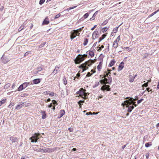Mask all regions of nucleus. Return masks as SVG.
Listing matches in <instances>:
<instances>
[{
    "label": "nucleus",
    "instance_id": "nucleus-62",
    "mask_svg": "<svg viewBox=\"0 0 159 159\" xmlns=\"http://www.w3.org/2000/svg\"><path fill=\"white\" fill-rule=\"evenodd\" d=\"M96 27H97V25H94V26H93V27L91 29V30H93L94 29L96 28Z\"/></svg>",
    "mask_w": 159,
    "mask_h": 159
},
{
    "label": "nucleus",
    "instance_id": "nucleus-36",
    "mask_svg": "<svg viewBox=\"0 0 159 159\" xmlns=\"http://www.w3.org/2000/svg\"><path fill=\"white\" fill-rule=\"evenodd\" d=\"M63 81L64 84L66 85L67 83V81L65 76L63 77Z\"/></svg>",
    "mask_w": 159,
    "mask_h": 159
},
{
    "label": "nucleus",
    "instance_id": "nucleus-42",
    "mask_svg": "<svg viewBox=\"0 0 159 159\" xmlns=\"http://www.w3.org/2000/svg\"><path fill=\"white\" fill-rule=\"evenodd\" d=\"M89 16L88 13H85L83 16V17L84 19L87 18Z\"/></svg>",
    "mask_w": 159,
    "mask_h": 159
},
{
    "label": "nucleus",
    "instance_id": "nucleus-39",
    "mask_svg": "<svg viewBox=\"0 0 159 159\" xmlns=\"http://www.w3.org/2000/svg\"><path fill=\"white\" fill-rule=\"evenodd\" d=\"M109 28V27L107 28V27H105L103 28L102 29L101 31L102 33H104L107 30V29Z\"/></svg>",
    "mask_w": 159,
    "mask_h": 159
},
{
    "label": "nucleus",
    "instance_id": "nucleus-50",
    "mask_svg": "<svg viewBox=\"0 0 159 159\" xmlns=\"http://www.w3.org/2000/svg\"><path fill=\"white\" fill-rule=\"evenodd\" d=\"M21 159H28V157L26 156H23L21 157Z\"/></svg>",
    "mask_w": 159,
    "mask_h": 159
},
{
    "label": "nucleus",
    "instance_id": "nucleus-15",
    "mask_svg": "<svg viewBox=\"0 0 159 159\" xmlns=\"http://www.w3.org/2000/svg\"><path fill=\"white\" fill-rule=\"evenodd\" d=\"M49 23V21L48 20V18H46L43 22V25H48Z\"/></svg>",
    "mask_w": 159,
    "mask_h": 159
},
{
    "label": "nucleus",
    "instance_id": "nucleus-1",
    "mask_svg": "<svg viewBox=\"0 0 159 159\" xmlns=\"http://www.w3.org/2000/svg\"><path fill=\"white\" fill-rule=\"evenodd\" d=\"M40 135L39 134L35 133L33 136L30 138V139L31 140V142H36L37 140L39 139L38 136Z\"/></svg>",
    "mask_w": 159,
    "mask_h": 159
},
{
    "label": "nucleus",
    "instance_id": "nucleus-25",
    "mask_svg": "<svg viewBox=\"0 0 159 159\" xmlns=\"http://www.w3.org/2000/svg\"><path fill=\"white\" fill-rule=\"evenodd\" d=\"M134 108V107L133 106H129L128 107L127 111L129 112H131L132 111V110H133Z\"/></svg>",
    "mask_w": 159,
    "mask_h": 159
},
{
    "label": "nucleus",
    "instance_id": "nucleus-31",
    "mask_svg": "<svg viewBox=\"0 0 159 159\" xmlns=\"http://www.w3.org/2000/svg\"><path fill=\"white\" fill-rule=\"evenodd\" d=\"M89 55L91 57H93L94 55V53L93 51L89 50Z\"/></svg>",
    "mask_w": 159,
    "mask_h": 159
},
{
    "label": "nucleus",
    "instance_id": "nucleus-51",
    "mask_svg": "<svg viewBox=\"0 0 159 159\" xmlns=\"http://www.w3.org/2000/svg\"><path fill=\"white\" fill-rule=\"evenodd\" d=\"M42 70V68L41 67H38L37 68V70L38 71H40Z\"/></svg>",
    "mask_w": 159,
    "mask_h": 159
},
{
    "label": "nucleus",
    "instance_id": "nucleus-29",
    "mask_svg": "<svg viewBox=\"0 0 159 159\" xmlns=\"http://www.w3.org/2000/svg\"><path fill=\"white\" fill-rule=\"evenodd\" d=\"M24 89V88L22 84L20 85L18 88V90L19 91H22Z\"/></svg>",
    "mask_w": 159,
    "mask_h": 159
},
{
    "label": "nucleus",
    "instance_id": "nucleus-9",
    "mask_svg": "<svg viewBox=\"0 0 159 159\" xmlns=\"http://www.w3.org/2000/svg\"><path fill=\"white\" fill-rule=\"evenodd\" d=\"M107 71H108V73H107V72L105 71L104 72V75H103V76L102 78H103L104 77H107L109 79L110 78L111 75H110L109 76H108L109 74L110 73V71H111V70H107Z\"/></svg>",
    "mask_w": 159,
    "mask_h": 159
},
{
    "label": "nucleus",
    "instance_id": "nucleus-41",
    "mask_svg": "<svg viewBox=\"0 0 159 159\" xmlns=\"http://www.w3.org/2000/svg\"><path fill=\"white\" fill-rule=\"evenodd\" d=\"M121 25V24L119 25L118 27L115 28L113 29V31L114 33H116L117 31L118 28Z\"/></svg>",
    "mask_w": 159,
    "mask_h": 159
},
{
    "label": "nucleus",
    "instance_id": "nucleus-10",
    "mask_svg": "<svg viewBox=\"0 0 159 159\" xmlns=\"http://www.w3.org/2000/svg\"><path fill=\"white\" fill-rule=\"evenodd\" d=\"M124 66V63L122 62H121L118 68V70L119 71L121 70L123 68Z\"/></svg>",
    "mask_w": 159,
    "mask_h": 159
},
{
    "label": "nucleus",
    "instance_id": "nucleus-60",
    "mask_svg": "<svg viewBox=\"0 0 159 159\" xmlns=\"http://www.w3.org/2000/svg\"><path fill=\"white\" fill-rule=\"evenodd\" d=\"M88 56V55L87 54H84L83 55H82V57H84H84H87Z\"/></svg>",
    "mask_w": 159,
    "mask_h": 159
},
{
    "label": "nucleus",
    "instance_id": "nucleus-34",
    "mask_svg": "<svg viewBox=\"0 0 159 159\" xmlns=\"http://www.w3.org/2000/svg\"><path fill=\"white\" fill-rule=\"evenodd\" d=\"M88 42V39L87 38L85 39H84V42L83 43L84 45V46L86 45L87 44Z\"/></svg>",
    "mask_w": 159,
    "mask_h": 159
},
{
    "label": "nucleus",
    "instance_id": "nucleus-4",
    "mask_svg": "<svg viewBox=\"0 0 159 159\" xmlns=\"http://www.w3.org/2000/svg\"><path fill=\"white\" fill-rule=\"evenodd\" d=\"M133 98H130L129 100H126L125 101L124 103H122L121 104L122 106L126 105H129L132 104L133 102Z\"/></svg>",
    "mask_w": 159,
    "mask_h": 159
},
{
    "label": "nucleus",
    "instance_id": "nucleus-44",
    "mask_svg": "<svg viewBox=\"0 0 159 159\" xmlns=\"http://www.w3.org/2000/svg\"><path fill=\"white\" fill-rule=\"evenodd\" d=\"M45 0H40L39 2L40 5H41L45 2Z\"/></svg>",
    "mask_w": 159,
    "mask_h": 159
},
{
    "label": "nucleus",
    "instance_id": "nucleus-53",
    "mask_svg": "<svg viewBox=\"0 0 159 159\" xmlns=\"http://www.w3.org/2000/svg\"><path fill=\"white\" fill-rule=\"evenodd\" d=\"M98 11H96L93 14V17H94L95 18V17L97 15V14H98Z\"/></svg>",
    "mask_w": 159,
    "mask_h": 159
},
{
    "label": "nucleus",
    "instance_id": "nucleus-55",
    "mask_svg": "<svg viewBox=\"0 0 159 159\" xmlns=\"http://www.w3.org/2000/svg\"><path fill=\"white\" fill-rule=\"evenodd\" d=\"M49 92H49V91H45L43 92V94L44 95H48V94Z\"/></svg>",
    "mask_w": 159,
    "mask_h": 159
},
{
    "label": "nucleus",
    "instance_id": "nucleus-14",
    "mask_svg": "<svg viewBox=\"0 0 159 159\" xmlns=\"http://www.w3.org/2000/svg\"><path fill=\"white\" fill-rule=\"evenodd\" d=\"M103 62V60L102 59V61L100 62L98 65L97 66V69L98 70H100L102 68V64Z\"/></svg>",
    "mask_w": 159,
    "mask_h": 159
},
{
    "label": "nucleus",
    "instance_id": "nucleus-24",
    "mask_svg": "<svg viewBox=\"0 0 159 159\" xmlns=\"http://www.w3.org/2000/svg\"><path fill=\"white\" fill-rule=\"evenodd\" d=\"M65 112L64 110H61L60 111V117H62L65 114Z\"/></svg>",
    "mask_w": 159,
    "mask_h": 159
},
{
    "label": "nucleus",
    "instance_id": "nucleus-35",
    "mask_svg": "<svg viewBox=\"0 0 159 159\" xmlns=\"http://www.w3.org/2000/svg\"><path fill=\"white\" fill-rule=\"evenodd\" d=\"M152 145V143L151 142H148V143H147L145 144V146L146 147H150Z\"/></svg>",
    "mask_w": 159,
    "mask_h": 159
},
{
    "label": "nucleus",
    "instance_id": "nucleus-43",
    "mask_svg": "<svg viewBox=\"0 0 159 159\" xmlns=\"http://www.w3.org/2000/svg\"><path fill=\"white\" fill-rule=\"evenodd\" d=\"M45 44H46V42H44L43 43L41 44L39 46V48H41L43 47L44 46V45Z\"/></svg>",
    "mask_w": 159,
    "mask_h": 159
},
{
    "label": "nucleus",
    "instance_id": "nucleus-6",
    "mask_svg": "<svg viewBox=\"0 0 159 159\" xmlns=\"http://www.w3.org/2000/svg\"><path fill=\"white\" fill-rule=\"evenodd\" d=\"M84 91H86V90L84 89L83 88H81L79 91L76 92V94L79 95V96L82 97L83 95L84 94Z\"/></svg>",
    "mask_w": 159,
    "mask_h": 159
},
{
    "label": "nucleus",
    "instance_id": "nucleus-28",
    "mask_svg": "<svg viewBox=\"0 0 159 159\" xmlns=\"http://www.w3.org/2000/svg\"><path fill=\"white\" fill-rule=\"evenodd\" d=\"M159 11V9L157 10V11H155L153 13H152L151 14H150L148 17V18H150L153 15H154V14L157 13V12H158Z\"/></svg>",
    "mask_w": 159,
    "mask_h": 159
},
{
    "label": "nucleus",
    "instance_id": "nucleus-59",
    "mask_svg": "<svg viewBox=\"0 0 159 159\" xmlns=\"http://www.w3.org/2000/svg\"><path fill=\"white\" fill-rule=\"evenodd\" d=\"M92 75V74H91L90 72H88L86 75V76H90Z\"/></svg>",
    "mask_w": 159,
    "mask_h": 159
},
{
    "label": "nucleus",
    "instance_id": "nucleus-54",
    "mask_svg": "<svg viewBox=\"0 0 159 159\" xmlns=\"http://www.w3.org/2000/svg\"><path fill=\"white\" fill-rule=\"evenodd\" d=\"M100 82L102 84H105V81H104V80H100Z\"/></svg>",
    "mask_w": 159,
    "mask_h": 159
},
{
    "label": "nucleus",
    "instance_id": "nucleus-22",
    "mask_svg": "<svg viewBox=\"0 0 159 159\" xmlns=\"http://www.w3.org/2000/svg\"><path fill=\"white\" fill-rule=\"evenodd\" d=\"M135 78V77L132 75H129V81L130 82H132Z\"/></svg>",
    "mask_w": 159,
    "mask_h": 159
},
{
    "label": "nucleus",
    "instance_id": "nucleus-47",
    "mask_svg": "<svg viewBox=\"0 0 159 159\" xmlns=\"http://www.w3.org/2000/svg\"><path fill=\"white\" fill-rule=\"evenodd\" d=\"M143 100V99L142 98L140 100H138L137 101L138 104L140 103Z\"/></svg>",
    "mask_w": 159,
    "mask_h": 159
},
{
    "label": "nucleus",
    "instance_id": "nucleus-40",
    "mask_svg": "<svg viewBox=\"0 0 159 159\" xmlns=\"http://www.w3.org/2000/svg\"><path fill=\"white\" fill-rule=\"evenodd\" d=\"M118 44L113 43L112 45V47L116 49L118 47Z\"/></svg>",
    "mask_w": 159,
    "mask_h": 159
},
{
    "label": "nucleus",
    "instance_id": "nucleus-19",
    "mask_svg": "<svg viewBox=\"0 0 159 159\" xmlns=\"http://www.w3.org/2000/svg\"><path fill=\"white\" fill-rule=\"evenodd\" d=\"M40 82V80L39 79H37L33 80V82L34 84H36L39 83Z\"/></svg>",
    "mask_w": 159,
    "mask_h": 159
},
{
    "label": "nucleus",
    "instance_id": "nucleus-46",
    "mask_svg": "<svg viewBox=\"0 0 159 159\" xmlns=\"http://www.w3.org/2000/svg\"><path fill=\"white\" fill-rule=\"evenodd\" d=\"M148 82H147V83L143 84L142 85V87H147L148 86Z\"/></svg>",
    "mask_w": 159,
    "mask_h": 159
},
{
    "label": "nucleus",
    "instance_id": "nucleus-17",
    "mask_svg": "<svg viewBox=\"0 0 159 159\" xmlns=\"http://www.w3.org/2000/svg\"><path fill=\"white\" fill-rule=\"evenodd\" d=\"M59 66H56L55 67V69L54 70L53 73L55 74H56L57 73L58 71L59 70V69L60 67Z\"/></svg>",
    "mask_w": 159,
    "mask_h": 159
},
{
    "label": "nucleus",
    "instance_id": "nucleus-45",
    "mask_svg": "<svg viewBox=\"0 0 159 159\" xmlns=\"http://www.w3.org/2000/svg\"><path fill=\"white\" fill-rule=\"evenodd\" d=\"M61 15L60 14H58L55 16V17L54 18V19H55L58 18L61 16Z\"/></svg>",
    "mask_w": 159,
    "mask_h": 159
},
{
    "label": "nucleus",
    "instance_id": "nucleus-58",
    "mask_svg": "<svg viewBox=\"0 0 159 159\" xmlns=\"http://www.w3.org/2000/svg\"><path fill=\"white\" fill-rule=\"evenodd\" d=\"M84 101H81V100H80V101L78 102V104H80V103H84Z\"/></svg>",
    "mask_w": 159,
    "mask_h": 159
},
{
    "label": "nucleus",
    "instance_id": "nucleus-32",
    "mask_svg": "<svg viewBox=\"0 0 159 159\" xmlns=\"http://www.w3.org/2000/svg\"><path fill=\"white\" fill-rule=\"evenodd\" d=\"M108 20H105L102 23L101 25V26H103V25H106L108 22Z\"/></svg>",
    "mask_w": 159,
    "mask_h": 159
},
{
    "label": "nucleus",
    "instance_id": "nucleus-49",
    "mask_svg": "<svg viewBox=\"0 0 159 159\" xmlns=\"http://www.w3.org/2000/svg\"><path fill=\"white\" fill-rule=\"evenodd\" d=\"M85 91H84V94L83 95V96H84V97H87L89 95V94L86 93Z\"/></svg>",
    "mask_w": 159,
    "mask_h": 159
},
{
    "label": "nucleus",
    "instance_id": "nucleus-57",
    "mask_svg": "<svg viewBox=\"0 0 159 159\" xmlns=\"http://www.w3.org/2000/svg\"><path fill=\"white\" fill-rule=\"evenodd\" d=\"M77 7V6H75L74 7H70L69 8V9H74V8H75L76 7Z\"/></svg>",
    "mask_w": 159,
    "mask_h": 159
},
{
    "label": "nucleus",
    "instance_id": "nucleus-33",
    "mask_svg": "<svg viewBox=\"0 0 159 159\" xmlns=\"http://www.w3.org/2000/svg\"><path fill=\"white\" fill-rule=\"evenodd\" d=\"M10 85L11 84L9 83L7 84L4 87V89H7L8 88L10 87Z\"/></svg>",
    "mask_w": 159,
    "mask_h": 159
},
{
    "label": "nucleus",
    "instance_id": "nucleus-56",
    "mask_svg": "<svg viewBox=\"0 0 159 159\" xmlns=\"http://www.w3.org/2000/svg\"><path fill=\"white\" fill-rule=\"evenodd\" d=\"M86 115H92V113L91 112H87L86 113Z\"/></svg>",
    "mask_w": 159,
    "mask_h": 159
},
{
    "label": "nucleus",
    "instance_id": "nucleus-64",
    "mask_svg": "<svg viewBox=\"0 0 159 159\" xmlns=\"http://www.w3.org/2000/svg\"><path fill=\"white\" fill-rule=\"evenodd\" d=\"M13 105L12 104H11V103L10 104H9L8 106V107L11 108V107L12 106H13Z\"/></svg>",
    "mask_w": 159,
    "mask_h": 159
},
{
    "label": "nucleus",
    "instance_id": "nucleus-38",
    "mask_svg": "<svg viewBox=\"0 0 159 159\" xmlns=\"http://www.w3.org/2000/svg\"><path fill=\"white\" fill-rule=\"evenodd\" d=\"M29 54H30V55L31 54V52L30 51L27 52L24 54V57H26V56H29Z\"/></svg>",
    "mask_w": 159,
    "mask_h": 159
},
{
    "label": "nucleus",
    "instance_id": "nucleus-23",
    "mask_svg": "<svg viewBox=\"0 0 159 159\" xmlns=\"http://www.w3.org/2000/svg\"><path fill=\"white\" fill-rule=\"evenodd\" d=\"M106 35H107L106 34H103L102 36V37L99 38L98 43H99L101 41L104 39L106 36Z\"/></svg>",
    "mask_w": 159,
    "mask_h": 159
},
{
    "label": "nucleus",
    "instance_id": "nucleus-11",
    "mask_svg": "<svg viewBox=\"0 0 159 159\" xmlns=\"http://www.w3.org/2000/svg\"><path fill=\"white\" fill-rule=\"evenodd\" d=\"M10 139L12 143L16 142L18 140V139L17 138L14 137L13 136L11 137L10 138Z\"/></svg>",
    "mask_w": 159,
    "mask_h": 159
},
{
    "label": "nucleus",
    "instance_id": "nucleus-7",
    "mask_svg": "<svg viewBox=\"0 0 159 159\" xmlns=\"http://www.w3.org/2000/svg\"><path fill=\"white\" fill-rule=\"evenodd\" d=\"M98 32L97 31H95L93 32L92 34L93 38V39H97L98 37Z\"/></svg>",
    "mask_w": 159,
    "mask_h": 159
},
{
    "label": "nucleus",
    "instance_id": "nucleus-18",
    "mask_svg": "<svg viewBox=\"0 0 159 159\" xmlns=\"http://www.w3.org/2000/svg\"><path fill=\"white\" fill-rule=\"evenodd\" d=\"M116 63V61L115 60H113L111 61L110 62L108 66L109 67H111L113 66L114 64Z\"/></svg>",
    "mask_w": 159,
    "mask_h": 159
},
{
    "label": "nucleus",
    "instance_id": "nucleus-5",
    "mask_svg": "<svg viewBox=\"0 0 159 159\" xmlns=\"http://www.w3.org/2000/svg\"><path fill=\"white\" fill-rule=\"evenodd\" d=\"M2 62L4 64H6L9 61L10 59L6 57H5L4 55H3L1 57Z\"/></svg>",
    "mask_w": 159,
    "mask_h": 159
},
{
    "label": "nucleus",
    "instance_id": "nucleus-2",
    "mask_svg": "<svg viewBox=\"0 0 159 159\" xmlns=\"http://www.w3.org/2000/svg\"><path fill=\"white\" fill-rule=\"evenodd\" d=\"M84 60V57H82V55L79 54L76 60L75 61V64H78L83 61Z\"/></svg>",
    "mask_w": 159,
    "mask_h": 159
},
{
    "label": "nucleus",
    "instance_id": "nucleus-21",
    "mask_svg": "<svg viewBox=\"0 0 159 159\" xmlns=\"http://www.w3.org/2000/svg\"><path fill=\"white\" fill-rule=\"evenodd\" d=\"M120 40V35H119L116 39L114 41L113 43L118 44Z\"/></svg>",
    "mask_w": 159,
    "mask_h": 159
},
{
    "label": "nucleus",
    "instance_id": "nucleus-61",
    "mask_svg": "<svg viewBox=\"0 0 159 159\" xmlns=\"http://www.w3.org/2000/svg\"><path fill=\"white\" fill-rule=\"evenodd\" d=\"M68 130L70 131V132H72L73 131V129L72 128H68Z\"/></svg>",
    "mask_w": 159,
    "mask_h": 159
},
{
    "label": "nucleus",
    "instance_id": "nucleus-3",
    "mask_svg": "<svg viewBox=\"0 0 159 159\" xmlns=\"http://www.w3.org/2000/svg\"><path fill=\"white\" fill-rule=\"evenodd\" d=\"M87 65L88 66H90V65L88 64V62H86L85 63L82 64L80 65L79 66V67L80 68H83V72L87 69H88V67L87 66Z\"/></svg>",
    "mask_w": 159,
    "mask_h": 159
},
{
    "label": "nucleus",
    "instance_id": "nucleus-26",
    "mask_svg": "<svg viewBox=\"0 0 159 159\" xmlns=\"http://www.w3.org/2000/svg\"><path fill=\"white\" fill-rule=\"evenodd\" d=\"M30 84V83L25 82L23 83L22 85L24 88H26Z\"/></svg>",
    "mask_w": 159,
    "mask_h": 159
},
{
    "label": "nucleus",
    "instance_id": "nucleus-16",
    "mask_svg": "<svg viewBox=\"0 0 159 159\" xmlns=\"http://www.w3.org/2000/svg\"><path fill=\"white\" fill-rule=\"evenodd\" d=\"M103 80H104V81L105 83H106V82L107 83L110 84L112 78H111V77H110V78L109 79V80H108L106 78H105L103 79Z\"/></svg>",
    "mask_w": 159,
    "mask_h": 159
},
{
    "label": "nucleus",
    "instance_id": "nucleus-48",
    "mask_svg": "<svg viewBox=\"0 0 159 159\" xmlns=\"http://www.w3.org/2000/svg\"><path fill=\"white\" fill-rule=\"evenodd\" d=\"M48 94L49 96L52 97L54 95V93L53 92H50V93H49Z\"/></svg>",
    "mask_w": 159,
    "mask_h": 159
},
{
    "label": "nucleus",
    "instance_id": "nucleus-20",
    "mask_svg": "<svg viewBox=\"0 0 159 159\" xmlns=\"http://www.w3.org/2000/svg\"><path fill=\"white\" fill-rule=\"evenodd\" d=\"M41 113L42 115V118L43 119H45L46 118V114L45 111H42Z\"/></svg>",
    "mask_w": 159,
    "mask_h": 159
},
{
    "label": "nucleus",
    "instance_id": "nucleus-12",
    "mask_svg": "<svg viewBox=\"0 0 159 159\" xmlns=\"http://www.w3.org/2000/svg\"><path fill=\"white\" fill-rule=\"evenodd\" d=\"M84 27L79 28L78 29L76 30V31H75V34L76 36H79L80 34V32L82 30Z\"/></svg>",
    "mask_w": 159,
    "mask_h": 159
},
{
    "label": "nucleus",
    "instance_id": "nucleus-13",
    "mask_svg": "<svg viewBox=\"0 0 159 159\" xmlns=\"http://www.w3.org/2000/svg\"><path fill=\"white\" fill-rule=\"evenodd\" d=\"M24 103H20L17 106H16V109L17 110H19L22 108V107L23 106Z\"/></svg>",
    "mask_w": 159,
    "mask_h": 159
},
{
    "label": "nucleus",
    "instance_id": "nucleus-30",
    "mask_svg": "<svg viewBox=\"0 0 159 159\" xmlns=\"http://www.w3.org/2000/svg\"><path fill=\"white\" fill-rule=\"evenodd\" d=\"M6 101V99L4 98L1 101H0V106L2 104L4 103Z\"/></svg>",
    "mask_w": 159,
    "mask_h": 159
},
{
    "label": "nucleus",
    "instance_id": "nucleus-27",
    "mask_svg": "<svg viewBox=\"0 0 159 159\" xmlns=\"http://www.w3.org/2000/svg\"><path fill=\"white\" fill-rule=\"evenodd\" d=\"M109 85H105V89L107 90V91H110L111 90L110 88H109Z\"/></svg>",
    "mask_w": 159,
    "mask_h": 159
},
{
    "label": "nucleus",
    "instance_id": "nucleus-8",
    "mask_svg": "<svg viewBox=\"0 0 159 159\" xmlns=\"http://www.w3.org/2000/svg\"><path fill=\"white\" fill-rule=\"evenodd\" d=\"M77 30H74L71 32V35L70 36V39L71 40L75 38L76 36V35L75 34V31Z\"/></svg>",
    "mask_w": 159,
    "mask_h": 159
},
{
    "label": "nucleus",
    "instance_id": "nucleus-52",
    "mask_svg": "<svg viewBox=\"0 0 159 159\" xmlns=\"http://www.w3.org/2000/svg\"><path fill=\"white\" fill-rule=\"evenodd\" d=\"M52 102H53V104L54 105H57L58 104L56 101L54 100H52Z\"/></svg>",
    "mask_w": 159,
    "mask_h": 159
},
{
    "label": "nucleus",
    "instance_id": "nucleus-63",
    "mask_svg": "<svg viewBox=\"0 0 159 159\" xmlns=\"http://www.w3.org/2000/svg\"><path fill=\"white\" fill-rule=\"evenodd\" d=\"M101 90H105V85L104 86H102L101 88Z\"/></svg>",
    "mask_w": 159,
    "mask_h": 159
},
{
    "label": "nucleus",
    "instance_id": "nucleus-37",
    "mask_svg": "<svg viewBox=\"0 0 159 159\" xmlns=\"http://www.w3.org/2000/svg\"><path fill=\"white\" fill-rule=\"evenodd\" d=\"M25 26L24 25H21L20 27L18 29V31L19 32H20L22 30H23L24 29Z\"/></svg>",
    "mask_w": 159,
    "mask_h": 159
}]
</instances>
